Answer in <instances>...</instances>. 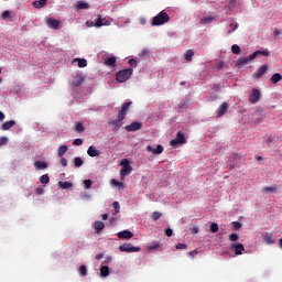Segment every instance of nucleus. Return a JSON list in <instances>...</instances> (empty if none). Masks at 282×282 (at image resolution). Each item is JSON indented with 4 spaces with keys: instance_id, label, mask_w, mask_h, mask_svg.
I'll use <instances>...</instances> for the list:
<instances>
[{
    "instance_id": "obj_1",
    "label": "nucleus",
    "mask_w": 282,
    "mask_h": 282,
    "mask_svg": "<svg viewBox=\"0 0 282 282\" xmlns=\"http://www.w3.org/2000/svg\"><path fill=\"white\" fill-rule=\"evenodd\" d=\"M171 21V17L165 11L159 12L151 22L152 28L164 25V23H169Z\"/></svg>"
},
{
    "instance_id": "obj_2",
    "label": "nucleus",
    "mask_w": 282,
    "mask_h": 282,
    "mask_svg": "<svg viewBox=\"0 0 282 282\" xmlns=\"http://www.w3.org/2000/svg\"><path fill=\"white\" fill-rule=\"evenodd\" d=\"M120 164V177L121 180H124L127 175H131V173L133 172V167L131 166V162L128 159H122Z\"/></svg>"
},
{
    "instance_id": "obj_3",
    "label": "nucleus",
    "mask_w": 282,
    "mask_h": 282,
    "mask_svg": "<svg viewBox=\"0 0 282 282\" xmlns=\"http://www.w3.org/2000/svg\"><path fill=\"white\" fill-rule=\"evenodd\" d=\"M133 76V68H126L116 74L117 83H127Z\"/></svg>"
},
{
    "instance_id": "obj_4",
    "label": "nucleus",
    "mask_w": 282,
    "mask_h": 282,
    "mask_svg": "<svg viewBox=\"0 0 282 282\" xmlns=\"http://www.w3.org/2000/svg\"><path fill=\"white\" fill-rule=\"evenodd\" d=\"M170 144L175 149L178 144H186V137L183 134L182 131L176 133V138L170 141Z\"/></svg>"
},
{
    "instance_id": "obj_5",
    "label": "nucleus",
    "mask_w": 282,
    "mask_h": 282,
    "mask_svg": "<svg viewBox=\"0 0 282 282\" xmlns=\"http://www.w3.org/2000/svg\"><path fill=\"white\" fill-rule=\"evenodd\" d=\"M120 252H128V253H133V252H140L141 248L140 247H134L131 243H123L119 246Z\"/></svg>"
},
{
    "instance_id": "obj_6",
    "label": "nucleus",
    "mask_w": 282,
    "mask_h": 282,
    "mask_svg": "<svg viewBox=\"0 0 282 282\" xmlns=\"http://www.w3.org/2000/svg\"><path fill=\"white\" fill-rule=\"evenodd\" d=\"M259 100H261V90L257 89V88H253L251 90L250 96H249V102L251 105H257V102H259Z\"/></svg>"
},
{
    "instance_id": "obj_7",
    "label": "nucleus",
    "mask_w": 282,
    "mask_h": 282,
    "mask_svg": "<svg viewBox=\"0 0 282 282\" xmlns=\"http://www.w3.org/2000/svg\"><path fill=\"white\" fill-rule=\"evenodd\" d=\"M131 105H133L132 101H127L124 102L120 108H118V116L120 117V119L127 118V113L129 111V107H131Z\"/></svg>"
},
{
    "instance_id": "obj_8",
    "label": "nucleus",
    "mask_w": 282,
    "mask_h": 282,
    "mask_svg": "<svg viewBox=\"0 0 282 282\" xmlns=\"http://www.w3.org/2000/svg\"><path fill=\"white\" fill-rule=\"evenodd\" d=\"M262 241L267 243L268 246H272L273 243H276V238H274V235L270 232H262L261 234Z\"/></svg>"
},
{
    "instance_id": "obj_9",
    "label": "nucleus",
    "mask_w": 282,
    "mask_h": 282,
    "mask_svg": "<svg viewBox=\"0 0 282 282\" xmlns=\"http://www.w3.org/2000/svg\"><path fill=\"white\" fill-rule=\"evenodd\" d=\"M254 58H257V53H252L249 56L239 58L237 61V65H238V67H243L245 65H248V63H250V61H254Z\"/></svg>"
},
{
    "instance_id": "obj_10",
    "label": "nucleus",
    "mask_w": 282,
    "mask_h": 282,
    "mask_svg": "<svg viewBox=\"0 0 282 282\" xmlns=\"http://www.w3.org/2000/svg\"><path fill=\"white\" fill-rule=\"evenodd\" d=\"M229 105L228 102L224 101L218 109L216 110V116L217 118H224V116H226V113H228V109H229Z\"/></svg>"
},
{
    "instance_id": "obj_11",
    "label": "nucleus",
    "mask_w": 282,
    "mask_h": 282,
    "mask_svg": "<svg viewBox=\"0 0 282 282\" xmlns=\"http://www.w3.org/2000/svg\"><path fill=\"white\" fill-rule=\"evenodd\" d=\"M123 120H124V119H120V116L118 115V118L115 119V120L108 121V124H111L112 131H119L120 128L122 127V121H123Z\"/></svg>"
},
{
    "instance_id": "obj_12",
    "label": "nucleus",
    "mask_w": 282,
    "mask_h": 282,
    "mask_svg": "<svg viewBox=\"0 0 282 282\" xmlns=\"http://www.w3.org/2000/svg\"><path fill=\"white\" fill-rule=\"evenodd\" d=\"M145 149L149 153H153V155H161V153H164V147H162V144H158L155 149L151 145H147Z\"/></svg>"
},
{
    "instance_id": "obj_13",
    "label": "nucleus",
    "mask_w": 282,
    "mask_h": 282,
    "mask_svg": "<svg viewBox=\"0 0 282 282\" xmlns=\"http://www.w3.org/2000/svg\"><path fill=\"white\" fill-rule=\"evenodd\" d=\"M46 25L51 30H58V28H61V21H58L54 18H50V19L46 20Z\"/></svg>"
},
{
    "instance_id": "obj_14",
    "label": "nucleus",
    "mask_w": 282,
    "mask_h": 282,
    "mask_svg": "<svg viewBox=\"0 0 282 282\" xmlns=\"http://www.w3.org/2000/svg\"><path fill=\"white\" fill-rule=\"evenodd\" d=\"M126 131L133 132V131H140L142 129V122L134 121L128 126L124 127Z\"/></svg>"
},
{
    "instance_id": "obj_15",
    "label": "nucleus",
    "mask_w": 282,
    "mask_h": 282,
    "mask_svg": "<svg viewBox=\"0 0 282 282\" xmlns=\"http://www.w3.org/2000/svg\"><path fill=\"white\" fill-rule=\"evenodd\" d=\"M102 25H109V21L107 19L102 18V15L98 14L95 19V28H102Z\"/></svg>"
},
{
    "instance_id": "obj_16",
    "label": "nucleus",
    "mask_w": 282,
    "mask_h": 282,
    "mask_svg": "<svg viewBox=\"0 0 282 282\" xmlns=\"http://www.w3.org/2000/svg\"><path fill=\"white\" fill-rule=\"evenodd\" d=\"M268 73V65L263 64L261 65L257 72L253 74V78H261Z\"/></svg>"
},
{
    "instance_id": "obj_17",
    "label": "nucleus",
    "mask_w": 282,
    "mask_h": 282,
    "mask_svg": "<svg viewBox=\"0 0 282 282\" xmlns=\"http://www.w3.org/2000/svg\"><path fill=\"white\" fill-rule=\"evenodd\" d=\"M93 228L95 229V232L97 235H100V232H102V230H105V223L97 220L93 224Z\"/></svg>"
},
{
    "instance_id": "obj_18",
    "label": "nucleus",
    "mask_w": 282,
    "mask_h": 282,
    "mask_svg": "<svg viewBox=\"0 0 282 282\" xmlns=\"http://www.w3.org/2000/svg\"><path fill=\"white\" fill-rule=\"evenodd\" d=\"M87 153H88L89 158L100 156V151L98 149H96V147H94V145H90L88 148Z\"/></svg>"
},
{
    "instance_id": "obj_19",
    "label": "nucleus",
    "mask_w": 282,
    "mask_h": 282,
    "mask_svg": "<svg viewBox=\"0 0 282 282\" xmlns=\"http://www.w3.org/2000/svg\"><path fill=\"white\" fill-rule=\"evenodd\" d=\"M231 248L235 251V254L237 256L243 254V250H246V248L241 243H234Z\"/></svg>"
},
{
    "instance_id": "obj_20",
    "label": "nucleus",
    "mask_w": 282,
    "mask_h": 282,
    "mask_svg": "<svg viewBox=\"0 0 282 282\" xmlns=\"http://www.w3.org/2000/svg\"><path fill=\"white\" fill-rule=\"evenodd\" d=\"M117 236H118V239H132L133 232L129 230H123L121 232H118Z\"/></svg>"
},
{
    "instance_id": "obj_21",
    "label": "nucleus",
    "mask_w": 282,
    "mask_h": 282,
    "mask_svg": "<svg viewBox=\"0 0 282 282\" xmlns=\"http://www.w3.org/2000/svg\"><path fill=\"white\" fill-rule=\"evenodd\" d=\"M14 124H17V121L10 120V121L2 123L1 129H2V131H9V129H12V127H14Z\"/></svg>"
},
{
    "instance_id": "obj_22",
    "label": "nucleus",
    "mask_w": 282,
    "mask_h": 282,
    "mask_svg": "<svg viewBox=\"0 0 282 282\" xmlns=\"http://www.w3.org/2000/svg\"><path fill=\"white\" fill-rule=\"evenodd\" d=\"M34 166L39 170V171H45V169H47V166H50L46 162L43 161H36L34 163Z\"/></svg>"
},
{
    "instance_id": "obj_23",
    "label": "nucleus",
    "mask_w": 282,
    "mask_h": 282,
    "mask_svg": "<svg viewBox=\"0 0 282 282\" xmlns=\"http://www.w3.org/2000/svg\"><path fill=\"white\" fill-rule=\"evenodd\" d=\"M193 56H195V51H193V50H187L184 53V58H185V61H187V63H191V61H193Z\"/></svg>"
},
{
    "instance_id": "obj_24",
    "label": "nucleus",
    "mask_w": 282,
    "mask_h": 282,
    "mask_svg": "<svg viewBox=\"0 0 282 282\" xmlns=\"http://www.w3.org/2000/svg\"><path fill=\"white\" fill-rule=\"evenodd\" d=\"M76 10H89V3L85 1H77Z\"/></svg>"
},
{
    "instance_id": "obj_25",
    "label": "nucleus",
    "mask_w": 282,
    "mask_h": 282,
    "mask_svg": "<svg viewBox=\"0 0 282 282\" xmlns=\"http://www.w3.org/2000/svg\"><path fill=\"white\" fill-rule=\"evenodd\" d=\"M47 6V0H36L33 2V7L37 8L41 10V8H45Z\"/></svg>"
},
{
    "instance_id": "obj_26",
    "label": "nucleus",
    "mask_w": 282,
    "mask_h": 282,
    "mask_svg": "<svg viewBox=\"0 0 282 282\" xmlns=\"http://www.w3.org/2000/svg\"><path fill=\"white\" fill-rule=\"evenodd\" d=\"M67 151H69V148L67 145H61L57 150L58 158H63V155H65Z\"/></svg>"
},
{
    "instance_id": "obj_27",
    "label": "nucleus",
    "mask_w": 282,
    "mask_h": 282,
    "mask_svg": "<svg viewBox=\"0 0 282 282\" xmlns=\"http://www.w3.org/2000/svg\"><path fill=\"white\" fill-rule=\"evenodd\" d=\"M105 65L106 67H116V57H108L106 61H105Z\"/></svg>"
},
{
    "instance_id": "obj_28",
    "label": "nucleus",
    "mask_w": 282,
    "mask_h": 282,
    "mask_svg": "<svg viewBox=\"0 0 282 282\" xmlns=\"http://www.w3.org/2000/svg\"><path fill=\"white\" fill-rule=\"evenodd\" d=\"M280 80H282V76L280 73H275L271 76V83L273 85H276V83H280Z\"/></svg>"
},
{
    "instance_id": "obj_29",
    "label": "nucleus",
    "mask_w": 282,
    "mask_h": 282,
    "mask_svg": "<svg viewBox=\"0 0 282 282\" xmlns=\"http://www.w3.org/2000/svg\"><path fill=\"white\" fill-rule=\"evenodd\" d=\"M76 169H80V166H83V164H85V161H83V159L80 156H76L73 160Z\"/></svg>"
},
{
    "instance_id": "obj_30",
    "label": "nucleus",
    "mask_w": 282,
    "mask_h": 282,
    "mask_svg": "<svg viewBox=\"0 0 282 282\" xmlns=\"http://www.w3.org/2000/svg\"><path fill=\"white\" fill-rule=\"evenodd\" d=\"M262 191H264V193H276V191H279V187L276 185L264 186V187H262Z\"/></svg>"
},
{
    "instance_id": "obj_31",
    "label": "nucleus",
    "mask_w": 282,
    "mask_h": 282,
    "mask_svg": "<svg viewBox=\"0 0 282 282\" xmlns=\"http://www.w3.org/2000/svg\"><path fill=\"white\" fill-rule=\"evenodd\" d=\"M100 275L104 276V278L109 276V267L102 265L100 268Z\"/></svg>"
},
{
    "instance_id": "obj_32",
    "label": "nucleus",
    "mask_w": 282,
    "mask_h": 282,
    "mask_svg": "<svg viewBox=\"0 0 282 282\" xmlns=\"http://www.w3.org/2000/svg\"><path fill=\"white\" fill-rule=\"evenodd\" d=\"M58 186L59 188H64V189H67V188H72V186H74L70 182H58Z\"/></svg>"
},
{
    "instance_id": "obj_33",
    "label": "nucleus",
    "mask_w": 282,
    "mask_h": 282,
    "mask_svg": "<svg viewBox=\"0 0 282 282\" xmlns=\"http://www.w3.org/2000/svg\"><path fill=\"white\" fill-rule=\"evenodd\" d=\"M79 275L87 276V265L82 264L78 269Z\"/></svg>"
},
{
    "instance_id": "obj_34",
    "label": "nucleus",
    "mask_w": 282,
    "mask_h": 282,
    "mask_svg": "<svg viewBox=\"0 0 282 282\" xmlns=\"http://www.w3.org/2000/svg\"><path fill=\"white\" fill-rule=\"evenodd\" d=\"M40 182L41 184H50V175L48 174H44L40 177Z\"/></svg>"
},
{
    "instance_id": "obj_35",
    "label": "nucleus",
    "mask_w": 282,
    "mask_h": 282,
    "mask_svg": "<svg viewBox=\"0 0 282 282\" xmlns=\"http://www.w3.org/2000/svg\"><path fill=\"white\" fill-rule=\"evenodd\" d=\"M83 83H85V78H83V77H75V80H74L75 87H80V85H83Z\"/></svg>"
},
{
    "instance_id": "obj_36",
    "label": "nucleus",
    "mask_w": 282,
    "mask_h": 282,
    "mask_svg": "<svg viewBox=\"0 0 282 282\" xmlns=\"http://www.w3.org/2000/svg\"><path fill=\"white\" fill-rule=\"evenodd\" d=\"M253 54H256V58L257 56H270V51H256Z\"/></svg>"
},
{
    "instance_id": "obj_37",
    "label": "nucleus",
    "mask_w": 282,
    "mask_h": 282,
    "mask_svg": "<svg viewBox=\"0 0 282 282\" xmlns=\"http://www.w3.org/2000/svg\"><path fill=\"white\" fill-rule=\"evenodd\" d=\"M112 207L115 208L113 215H118V213H120V203L118 200H115L112 203Z\"/></svg>"
},
{
    "instance_id": "obj_38",
    "label": "nucleus",
    "mask_w": 282,
    "mask_h": 282,
    "mask_svg": "<svg viewBox=\"0 0 282 282\" xmlns=\"http://www.w3.org/2000/svg\"><path fill=\"white\" fill-rule=\"evenodd\" d=\"M231 52H232V54H241V47L237 44H234L231 46Z\"/></svg>"
},
{
    "instance_id": "obj_39",
    "label": "nucleus",
    "mask_w": 282,
    "mask_h": 282,
    "mask_svg": "<svg viewBox=\"0 0 282 282\" xmlns=\"http://www.w3.org/2000/svg\"><path fill=\"white\" fill-rule=\"evenodd\" d=\"M77 61V65H78V67H80V68H83V67H87V59H85V58H78V59H76Z\"/></svg>"
},
{
    "instance_id": "obj_40",
    "label": "nucleus",
    "mask_w": 282,
    "mask_h": 282,
    "mask_svg": "<svg viewBox=\"0 0 282 282\" xmlns=\"http://www.w3.org/2000/svg\"><path fill=\"white\" fill-rule=\"evenodd\" d=\"M210 232H218L219 231V225L217 223H213L209 227Z\"/></svg>"
},
{
    "instance_id": "obj_41",
    "label": "nucleus",
    "mask_w": 282,
    "mask_h": 282,
    "mask_svg": "<svg viewBox=\"0 0 282 282\" xmlns=\"http://www.w3.org/2000/svg\"><path fill=\"white\" fill-rule=\"evenodd\" d=\"M76 131L83 133V131H85V126H83L82 122H76Z\"/></svg>"
},
{
    "instance_id": "obj_42",
    "label": "nucleus",
    "mask_w": 282,
    "mask_h": 282,
    "mask_svg": "<svg viewBox=\"0 0 282 282\" xmlns=\"http://www.w3.org/2000/svg\"><path fill=\"white\" fill-rule=\"evenodd\" d=\"M265 144L268 147L274 148V139H272V137L267 138Z\"/></svg>"
},
{
    "instance_id": "obj_43",
    "label": "nucleus",
    "mask_w": 282,
    "mask_h": 282,
    "mask_svg": "<svg viewBox=\"0 0 282 282\" xmlns=\"http://www.w3.org/2000/svg\"><path fill=\"white\" fill-rule=\"evenodd\" d=\"M160 217H162V213H160V212H154L152 214L153 221H158V219H160Z\"/></svg>"
},
{
    "instance_id": "obj_44",
    "label": "nucleus",
    "mask_w": 282,
    "mask_h": 282,
    "mask_svg": "<svg viewBox=\"0 0 282 282\" xmlns=\"http://www.w3.org/2000/svg\"><path fill=\"white\" fill-rule=\"evenodd\" d=\"M229 241H232V242L239 241V235H237V234H230V235H229Z\"/></svg>"
},
{
    "instance_id": "obj_45",
    "label": "nucleus",
    "mask_w": 282,
    "mask_h": 282,
    "mask_svg": "<svg viewBox=\"0 0 282 282\" xmlns=\"http://www.w3.org/2000/svg\"><path fill=\"white\" fill-rule=\"evenodd\" d=\"M91 184H93L91 180H85L84 188H86L88 191L89 188H91Z\"/></svg>"
},
{
    "instance_id": "obj_46",
    "label": "nucleus",
    "mask_w": 282,
    "mask_h": 282,
    "mask_svg": "<svg viewBox=\"0 0 282 282\" xmlns=\"http://www.w3.org/2000/svg\"><path fill=\"white\" fill-rule=\"evenodd\" d=\"M186 248H188L186 243L178 242L176 245V250H186Z\"/></svg>"
},
{
    "instance_id": "obj_47",
    "label": "nucleus",
    "mask_w": 282,
    "mask_h": 282,
    "mask_svg": "<svg viewBox=\"0 0 282 282\" xmlns=\"http://www.w3.org/2000/svg\"><path fill=\"white\" fill-rule=\"evenodd\" d=\"M36 195H43L45 193V188L43 186H37L35 189Z\"/></svg>"
},
{
    "instance_id": "obj_48",
    "label": "nucleus",
    "mask_w": 282,
    "mask_h": 282,
    "mask_svg": "<svg viewBox=\"0 0 282 282\" xmlns=\"http://www.w3.org/2000/svg\"><path fill=\"white\" fill-rule=\"evenodd\" d=\"M188 257H191V259H195V254H199V251H197V249L187 252Z\"/></svg>"
},
{
    "instance_id": "obj_49",
    "label": "nucleus",
    "mask_w": 282,
    "mask_h": 282,
    "mask_svg": "<svg viewBox=\"0 0 282 282\" xmlns=\"http://www.w3.org/2000/svg\"><path fill=\"white\" fill-rule=\"evenodd\" d=\"M73 144H74V147H82V144H83V139H75V140L73 141Z\"/></svg>"
},
{
    "instance_id": "obj_50",
    "label": "nucleus",
    "mask_w": 282,
    "mask_h": 282,
    "mask_svg": "<svg viewBox=\"0 0 282 282\" xmlns=\"http://www.w3.org/2000/svg\"><path fill=\"white\" fill-rule=\"evenodd\" d=\"M128 63L130 67H138V61H135L134 58L130 59Z\"/></svg>"
},
{
    "instance_id": "obj_51",
    "label": "nucleus",
    "mask_w": 282,
    "mask_h": 282,
    "mask_svg": "<svg viewBox=\"0 0 282 282\" xmlns=\"http://www.w3.org/2000/svg\"><path fill=\"white\" fill-rule=\"evenodd\" d=\"M232 226H234V228L236 229V230H239V228H241V226H243L241 223H239V221H234L232 223Z\"/></svg>"
},
{
    "instance_id": "obj_52",
    "label": "nucleus",
    "mask_w": 282,
    "mask_h": 282,
    "mask_svg": "<svg viewBox=\"0 0 282 282\" xmlns=\"http://www.w3.org/2000/svg\"><path fill=\"white\" fill-rule=\"evenodd\" d=\"M165 235L166 237H173V229L171 228L165 229Z\"/></svg>"
},
{
    "instance_id": "obj_53",
    "label": "nucleus",
    "mask_w": 282,
    "mask_h": 282,
    "mask_svg": "<svg viewBox=\"0 0 282 282\" xmlns=\"http://www.w3.org/2000/svg\"><path fill=\"white\" fill-rule=\"evenodd\" d=\"M111 182H112V184H115V186H121V187L124 186V183H122L120 181L112 180Z\"/></svg>"
},
{
    "instance_id": "obj_54",
    "label": "nucleus",
    "mask_w": 282,
    "mask_h": 282,
    "mask_svg": "<svg viewBox=\"0 0 282 282\" xmlns=\"http://www.w3.org/2000/svg\"><path fill=\"white\" fill-rule=\"evenodd\" d=\"M149 54H150L149 48H143V50L141 51V56H149Z\"/></svg>"
},
{
    "instance_id": "obj_55",
    "label": "nucleus",
    "mask_w": 282,
    "mask_h": 282,
    "mask_svg": "<svg viewBox=\"0 0 282 282\" xmlns=\"http://www.w3.org/2000/svg\"><path fill=\"white\" fill-rule=\"evenodd\" d=\"M202 21L203 23H213V18L207 17V18H204Z\"/></svg>"
},
{
    "instance_id": "obj_56",
    "label": "nucleus",
    "mask_w": 282,
    "mask_h": 282,
    "mask_svg": "<svg viewBox=\"0 0 282 282\" xmlns=\"http://www.w3.org/2000/svg\"><path fill=\"white\" fill-rule=\"evenodd\" d=\"M148 248L149 250H158L160 248V245L155 243V245L149 246Z\"/></svg>"
},
{
    "instance_id": "obj_57",
    "label": "nucleus",
    "mask_w": 282,
    "mask_h": 282,
    "mask_svg": "<svg viewBox=\"0 0 282 282\" xmlns=\"http://www.w3.org/2000/svg\"><path fill=\"white\" fill-rule=\"evenodd\" d=\"M6 142H8V138H6V137L0 138V147H3V144H6Z\"/></svg>"
},
{
    "instance_id": "obj_58",
    "label": "nucleus",
    "mask_w": 282,
    "mask_h": 282,
    "mask_svg": "<svg viewBox=\"0 0 282 282\" xmlns=\"http://www.w3.org/2000/svg\"><path fill=\"white\" fill-rule=\"evenodd\" d=\"M61 164H62V166H67V159H65V158H61Z\"/></svg>"
},
{
    "instance_id": "obj_59",
    "label": "nucleus",
    "mask_w": 282,
    "mask_h": 282,
    "mask_svg": "<svg viewBox=\"0 0 282 282\" xmlns=\"http://www.w3.org/2000/svg\"><path fill=\"white\" fill-rule=\"evenodd\" d=\"M8 17H10V11L9 10L3 11L2 12V19H8Z\"/></svg>"
},
{
    "instance_id": "obj_60",
    "label": "nucleus",
    "mask_w": 282,
    "mask_h": 282,
    "mask_svg": "<svg viewBox=\"0 0 282 282\" xmlns=\"http://www.w3.org/2000/svg\"><path fill=\"white\" fill-rule=\"evenodd\" d=\"M197 232H199L197 227L192 228V235H197Z\"/></svg>"
},
{
    "instance_id": "obj_61",
    "label": "nucleus",
    "mask_w": 282,
    "mask_h": 282,
    "mask_svg": "<svg viewBox=\"0 0 282 282\" xmlns=\"http://www.w3.org/2000/svg\"><path fill=\"white\" fill-rule=\"evenodd\" d=\"M101 218H102V221H107L109 219V214H104Z\"/></svg>"
},
{
    "instance_id": "obj_62",
    "label": "nucleus",
    "mask_w": 282,
    "mask_h": 282,
    "mask_svg": "<svg viewBox=\"0 0 282 282\" xmlns=\"http://www.w3.org/2000/svg\"><path fill=\"white\" fill-rule=\"evenodd\" d=\"M2 120H6V115L2 111H0V122H2Z\"/></svg>"
},
{
    "instance_id": "obj_63",
    "label": "nucleus",
    "mask_w": 282,
    "mask_h": 282,
    "mask_svg": "<svg viewBox=\"0 0 282 282\" xmlns=\"http://www.w3.org/2000/svg\"><path fill=\"white\" fill-rule=\"evenodd\" d=\"M86 25H88V28H91V26H94V25H95V23H94V22H91V21H87V22H86Z\"/></svg>"
},
{
    "instance_id": "obj_64",
    "label": "nucleus",
    "mask_w": 282,
    "mask_h": 282,
    "mask_svg": "<svg viewBox=\"0 0 282 282\" xmlns=\"http://www.w3.org/2000/svg\"><path fill=\"white\" fill-rule=\"evenodd\" d=\"M237 28H239V24L236 23V24L234 25L232 30L229 31V34H230V32H235V30H237Z\"/></svg>"
}]
</instances>
